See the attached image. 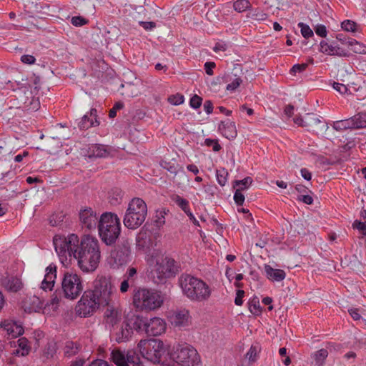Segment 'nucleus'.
Instances as JSON below:
<instances>
[{
    "label": "nucleus",
    "instance_id": "a18cd8bd",
    "mask_svg": "<svg viewBox=\"0 0 366 366\" xmlns=\"http://www.w3.org/2000/svg\"><path fill=\"white\" fill-rule=\"evenodd\" d=\"M297 26L300 28L301 34L305 39H308L313 36V31L308 25L302 22H300Z\"/></svg>",
    "mask_w": 366,
    "mask_h": 366
},
{
    "label": "nucleus",
    "instance_id": "ddd939ff",
    "mask_svg": "<svg viewBox=\"0 0 366 366\" xmlns=\"http://www.w3.org/2000/svg\"><path fill=\"white\" fill-rule=\"evenodd\" d=\"M101 307L88 290L85 292L77 302L75 307L76 314L81 317L93 315Z\"/></svg>",
    "mask_w": 366,
    "mask_h": 366
},
{
    "label": "nucleus",
    "instance_id": "aec40b11",
    "mask_svg": "<svg viewBox=\"0 0 366 366\" xmlns=\"http://www.w3.org/2000/svg\"><path fill=\"white\" fill-rule=\"evenodd\" d=\"M56 279V267L51 264L45 269L44 279L41 282L40 288L45 291H51L54 287Z\"/></svg>",
    "mask_w": 366,
    "mask_h": 366
},
{
    "label": "nucleus",
    "instance_id": "c9c22d12",
    "mask_svg": "<svg viewBox=\"0 0 366 366\" xmlns=\"http://www.w3.org/2000/svg\"><path fill=\"white\" fill-rule=\"evenodd\" d=\"M328 356V352L325 349H321L317 352H315L312 355V357L315 361V363L317 366H323L324 362L327 357Z\"/></svg>",
    "mask_w": 366,
    "mask_h": 366
},
{
    "label": "nucleus",
    "instance_id": "338daca9",
    "mask_svg": "<svg viewBox=\"0 0 366 366\" xmlns=\"http://www.w3.org/2000/svg\"><path fill=\"white\" fill-rule=\"evenodd\" d=\"M89 366H112L108 362L97 359L90 363Z\"/></svg>",
    "mask_w": 366,
    "mask_h": 366
},
{
    "label": "nucleus",
    "instance_id": "f8f14e48",
    "mask_svg": "<svg viewBox=\"0 0 366 366\" xmlns=\"http://www.w3.org/2000/svg\"><path fill=\"white\" fill-rule=\"evenodd\" d=\"M147 317L141 315H133L127 318L122 324L119 331L116 332V340L118 342H122L129 340L133 331H144L146 329Z\"/></svg>",
    "mask_w": 366,
    "mask_h": 366
},
{
    "label": "nucleus",
    "instance_id": "473e14b6",
    "mask_svg": "<svg viewBox=\"0 0 366 366\" xmlns=\"http://www.w3.org/2000/svg\"><path fill=\"white\" fill-rule=\"evenodd\" d=\"M137 247L139 249H149L152 247V243L148 239L146 232H140L137 237Z\"/></svg>",
    "mask_w": 366,
    "mask_h": 366
},
{
    "label": "nucleus",
    "instance_id": "5701e85b",
    "mask_svg": "<svg viewBox=\"0 0 366 366\" xmlns=\"http://www.w3.org/2000/svg\"><path fill=\"white\" fill-rule=\"evenodd\" d=\"M11 346L14 347L12 353L17 356H26L29 355L31 350L29 341L25 337L19 338L18 340L11 342Z\"/></svg>",
    "mask_w": 366,
    "mask_h": 366
},
{
    "label": "nucleus",
    "instance_id": "6ab92c4d",
    "mask_svg": "<svg viewBox=\"0 0 366 366\" xmlns=\"http://www.w3.org/2000/svg\"><path fill=\"white\" fill-rule=\"evenodd\" d=\"M129 253L127 250L114 249H113L109 257V263L114 268L117 269L120 266L127 264L129 262Z\"/></svg>",
    "mask_w": 366,
    "mask_h": 366
},
{
    "label": "nucleus",
    "instance_id": "3c124183",
    "mask_svg": "<svg viewBox=\"0 0 366 366\" xmlns=\"http://www.w3.org/2000/svg\"><path fill=\"white\" fill-rule=\"evenodd\" d=\"M136 276H137V269L133 267H130L128 268L126 274L124 275V278L128 279L129 281L134 283Z\"/></svg>",
    "mask_w": 366,
    "mask_h": 366
},
{
    "label": "nucleus",
    "instance_id": "7ed1b4c3",
    "mask_svg": "<svg viewBox=\"0 0 366 366\" xmlns=\"http://www.w3.org/2000/svg\"><path fill=\"white\" fill-rule=\"evenodd\" d=\"M164 297L160 291L139 287L132 295L134 308L141 312H151L159 309L164 304Z\"/></svg>",
    "mask_w": 366,
    "mask_h": 366
},
{
    "label": "nucleus",
    "instance_id": "f257e3e1",
    "mask_svg": "<svg viewBox=\"0 0 366 366\" xmlns=\"http://www.w3.org/2000/svg\"><path fill=\"white\" fill-rule=\"evenodd\" d=\"M74 258L83 272H92L97 269L101 259V251L98 239L90 235L81 237L80 245Z\"/></svg>",
    "mask_w": 366,
    "mask_h": 366
},
{
    "label": "nucleus",
    "instance_id": "e2e57ef3",
    "mask_svg": "<svg viewBox=\"0 0 366 366\" xmlns=\"http://www.w3.org/2000/svg\"><path fill=\"white\" fill-rule=\"evenodd\" d=\"M215 63L212 61H207L204 64V69L207 74L212 76L213 75V69L215 67Z\"/></svg>",
    "mask_w": 366,
    "mask_h": 366
},
{
    "label": "nucleus",
    "instance_id": "5fc2aeb1",
    "mask_svg": "<svg viewBox=\"0 0 366 366\" xmlns=\"http://www.w3.org/2000/svg\"><path fill=\"white\" fill-rule=\"evenodd\" d=\"M234 200L235 203L238 205H242L244 202V196L242 194V191L238 190L235 189V192L234 194Z\"/></svg>",
    "mask_w": 366,
    "mask_h": 366
},
{
    "label": "nucleus",
    "instance_id": "e433bc0d",
    "mask_svg": "<svg viewBox=\"0 0 366 366\" xmlns=\"http://www.w3.org/2000/svg\"><path fill=\"white\" fill-rule=\"evenodd\" d=\"M252 183V179L251 177H245L242 180H236L234 182L233 187L234 189H237L240 191H244L249 187V186Z\"/></svg>",
    "mask_w": 366,
    "mask_h": 366
},
{
    "label": "nucleus",
    "instance_id": "bf43d9fd",
    "mask_svg": "<svg viewBox=\"0 0 366 366\" xmlns=\"http://www.w3.org/2000/svg\"><path fill=\"white\" fill-rule=\"evenodd\" d=\"M205 144L206 145L209 146V147H212V149L214 151V152H218L221 149V146L220 144L217 142V140L215 139H207L205 140Z\"/></svg>",
    "mask_w": 366,
    "mask_h": 366
},
{
    "label": "nucleus",
    "instance_id": "2f4dec72",
    "mask_svg": "<svg viewBox=\"0 0 366 366\" xmlns=\"http://www.w3.org/2000/svg\"><path fill=\"white\" fill-rule=\"evenodd\" d=\"M350 49L356 54H366V45L356 41L355 39H350L346 42Z\"/></svg>",
    "mask_w": 366,
    "mask_h": 366
},
{
    "label": "nucleus",
    "instance_id": "393cba45",
    "mask_svg": "<svg viewBox=\"0 0 366 366\" xmlns=\"http://www.w3.org/2000/svg\"><path fill=\"white\" fill-rule=\"evenodd\" d=\"M112 148L104 144H94L89 147V157H107L111 154Z\"/></svg>",
    "mask_w": 366,
    "mask_h": 366
},
{
    "label": "nucleus",
    "instance_id": "39448f33",
    "mask_svg": "<svg viewBox=\"0 0 366 366\" xmlns=\"http://www.w3.org/2000/svg\"><path fill=\"white\" fill-rule=\"evenodd\" d=\"M89 291L101 308L111 306L114 302L117 293L112 280L104 276L97 277L93 289Z\"/></svg>",
    "mask_w": 366,
    "mask_h": 366
},
{
    "label": "nucleus",
    "instance_id": "a878e982",
    "mask_svg": "<svg viewBox=\"0 0 366 366\" xmlns=\"http://www.w3.org/2000/svg\"><path fill=\"white\" fill-rule=\"evenodd\" d=\"M104 316L108 324L112 326L118 324L122 319V312L120 309L113 307H108Z\"/></svg>",
    "mask_w": 366,
    "mask_h": 366
},
{
    "label": "nucleus",
    "instance_id": "4468645a",
    "mask_svg": "<svg viewBox=\"0 0 366 366\" xmlns=\"http://www.w3.org/2000/svg\"><path fill=\"white\" fill-rule=\"evenodd\" d=\"M79 221L83 227L93 230L98 227L99 215L95 210L91 207H84L79 211Z\"/></svg>",
    "mask_w": 366,
    "mask_h": 366
},
{
    "label": "nucleus",
    "instance_id": "052dcab7",
    "mask_svg": "<svg viewBox=\"0 0 366 366\" xmlns=\"http://www.w3.org/2000/svg\"><path fill=\"white\" fill-rule=\"evenodd\" d=\"M353 227L362 231L364 234H366V221H355Z\"/></svg>",
    "mask_w": 366,
    "mask_h": 366
},
{
    "label": "nucleus",
    "instance_id": "72a5a7b5",
    "mask_svg": "<svg viewBox=\"0 0 366 366\" xmlns=\"http://www.w3.org/2000/svg\"><path fill=\"white\" fill-rule=\"evenodd\" d=\"M353 123L352 122L351 118L344 119V120H340L336 121L333 123L332 128L336 131H344L349 129H354L353 128Z\"/></svg>",
    "mask_w": 366,
    "mask_h": 366
},
{
    "label": "nucleus",
    "instance_id": "4be33fe9",
    "mask_svg": "<svg viewBox=\"0 0 366 366\" xmlns=\"http://www.w3.org/2000/svg\"><path fill=\"white\" fill-rule=\"evenodd\" d=\"M111 357L117 366H128V363L135 362L134 354L128 351L125 353L119 350H114L112 352Z\"/></svg>",
    "mask_w": 366,
    "mask_h": 366
},
{
    "label": "nucleus",
    "instance_id": "f3484780",
    "mask_svg": "<svg viewBox=\"0 0 366 366\" xmlns=\"http://www.w3.org/2000/svg\"><path fill=\"white\" fill-rule=\"evenodd\" d=\"M319 51L328 56H337L345 57L350 56V52L335 42L329 43L325 40H322L319 45Z\"/></svg>",
    "mask_w": 366,
    "mask_h": 366
},
{
    "label": "nucleus",
    "instance_id": "4c0bfd02",
    "mask_svg": "<svg viewBox=\"0 0 366 366\" xmlns=\"http://www.w3.org/2000/svg\"><path fill=\"white\" fill-rule=\"evenodd\" d=\"M341 27L345 31L357 32L360 31V25L351 20H345L342 21Z\"/></svg>",
    "mask_w": 366,
    "mask_h": 366
},
{
    "label": "nucleus",
    "instance_id": "79ce46f5",
    "mask_svg": "<svg viewBox=\"0 0 366 366\" xmlns=\"http://www.w3.org/2000/svg\"><path fill=\"white\" fill-rule=\"evenodd\" d=\"M166 214L167 212L165 209L157 211L154 219V224L157 227L160 228L165 224Z\"/></svg>",
    "mask_w": 366,
    "mask_h": 366
},
{
    "label": "nucleus",
    "instance_id": "9b49d317",
    "mask_svg": "<svg viewBox=\"0 0 366 366\" xmlns=\"http://www.w3.org/2000/svg\"><path fill=\"white\" fill-rule=\"evenodd\" d=\"M61 290L65 298L76 299L84 290L81 276L72 272H65L61 280Z\"/></svg>",
    "mask_w": 366,
    "mask_h": 366
},
{
    "label": "nucleus",
    "instance_id": "de8ad7c7",
    "mask_svg": "<svg viewBox=\"0 0 366 366\" xmlns=\"http://www.w3.org/2000/svg\"><path fill=\"white\" fill-rule=\"evenodd\" d=\"M249 17L257 21H264L267 18V15L262 11L256 9L249 13Z\"/></svg>",
    "mask_w": 366,
    "mask_h": 366
},
{
    "label": "nucleus",
    "instance_id": "f03ea898",
    "mask_svg": "<svg viewBox=\"0 0 366 366\" xmlns=\"http://www.w3.org/2000/svg\"><path fill=\"white\" fill-rule=\"evenodd\" d=\"M179 285L183 295L193 302L207 301L212 293V290L207 283L188 274L180 276Z\"/></svg>",
    "mask_w": 366,
    "mask_h": 366
},
{
    "label": "nucleus",
    "instance_id": "6e6d98bb",
    "mask_svg": "<svg viewBox=\"0 0 366 366\" xmlns=\"http://www.w3.org/2000/svg\"><path fill=\"white\" fill-rule=\"evenodd\" d=\"M315 31L317 34V35H318L321 37H323V38L326 37L327 35V29H326L325 26H324L322 24H317L315 27Z\"/></svg>",
    "mask_w": 366,
    "mask_h": 366
},
{
    "label": "nucleus",
    "instance_id": "0eeeda50",
    "mask_svg": "<svg viewBox=\"0 0 366 366\" xmlns=\"http://www.w3.org/2000/svg\"><path fill=\"white\" fill-rule=\"evenodd\" d=\"M147 216V204L142 199L135 197L128 204L123 218V223L127 228L135 229L144 223Z\"/></svg>",
    "mask_w": 366,
    "mask_h": 366
},
{
    "label": "nucleus",
    "instance_id": "c03bdc74",
    "mask_svg": "<svg viewBox=\"0 0 366 366\" xmlns=\"http://www.w3.org/2000/svg\"><path fill=\"white\" fill-rule=\"evenodd\" d=\"M259 350L257 346H252L246 354V358L250 362H254L258 358Z\"/></svg>",
    "mask_w": 366,
    "mask_h": 366
},
{
    "label": "nucleus",
    "instance_id": "6e6552de",
    "mask_svg": "<svg viewBox=\"0 0 366 366\" xmlns=\"http://www.w3.org/2000/svg\"><path fill=\"white\" fill-rule=\"evenodd\" d=\"M79 237L75 234L67 236L56 234L53 238V244L61 262L65 264L68 257H74V253L80 245Z\"/></svg>",
    "mask_w": 366,
    "mask_h": 366
},
{
    "label": "nucleus",
    "instance_id": "412c9836",
    "mask_svg": "<svg viewBox=\"0 0 366 366\" xmlns=\"http://www.w3.org/2000/svg\"><path fill=\"white\" fill-rule=\"evenodd\" d=\"M169 320L175 327H184L191 323V317L186 310H177L169 315Z\"/></svg>",
    "mask_w": 366,
    "mask_h": 366
},
{
    "label": "nucleus",
    "instance_id": "9d476101",
    "mask_svg": "<svg viewBox=\"0 0 366 366\" xmlns=\"http://www.w3.org/2000/svg\"><path fill=\"white\" fill-rule=\"evenodd\" d=\"M137 349L143 358L155 364L161 362L166 352L165 345L159 339L141 340Z\"/></svg>",
    "mask_w": 366,
    "mask_h": 366
},
{
    "label": "nucleus",
    "instance_id": "603ef678",
    "mask_svg": "<svg viewBox=\"0 0 366 366\" xmlns=\"http://www.w3.org/2000/svg\"><path fill=\"white\" fill-rule=\"evenodd\" d=\"M168 101L173 105H179L184 101V98L182 94H177L169 97Z\"/></svg>",
    "mask_w": 366,
    "mask_h": 366
},
{
    "label": "nucleus",
    "instance_id": "4d7b16f0",
    "mask_svg": "<svg viewBox=\"0 0 366 366\" xmlns=\"http://www.w3.org/2000/svg\"><path fill=\"white\" fill-rule=\"evenodd\" d=\"M202 102V99L200 97L194 95L191 98L189 104L192 108L197 109L201 106Z\"/></svg>",
    "mask_w": 366,
    "mask_h": 366
},
{
    "label": "nucleus",
    "instance_id": "864d4df0",
    "mask_svg": "<svg viewBox=\"0 0 366 366\" xmlns=\"http://www.w3.org/2000/svg\"><path fill=\"white\" fill-rule=\"evenodd\" d=\"M242 80L240 77H236L231 83L227 86V90L234 92L242 84Z\"/></svg>",
    "mask_w": 366,
    "mask_h": 366
},
{
    "label": "nucleus",
    "instance_id": "a211bd4d",
    "mask_svg": "<svg viewBox=\"0 0 366 366\" xmlns=\"http://www.w3.org/2000/svg\"><path fill=\"white\" fill-rule=\"evenodd\" d=\"M0 328L6 332L8 337L12 338H16L21 335L24 332L22 324L11 319H6L1 321Z\"/></svg>",
    "mask_w": 366,
    "mask_h": 366
},
{
    "label": "nucleus",
    "instance_id": "c85d7f7f",
    "mask_svg": "<svg viewBox=\"0 0 366 366\" xmlns=\"http://www.w3.org/2000/svg\"><path fill=\"white\" fill-rule=\"evenodd\" d=\"M61 301V297L56 295V293L53 294L50 301L44 304V314H51L54 312H56L60 305V302Z\"/></svg>",
    "mask_w": 366,
    "mask_h": 366
},
{
    "label": "nucleus",
    "instance_id": "b1692460",
    "mask_svg": "<svg viewBox=\"0 0 366 366\" xmlns=\"http://www.w3.org/2000/svg\"><path fill=\"white\" fill-rule=\"evenodd\" d=\"M264 271L266 277L271 282H281L286 277V272L284 270L273 268L269 264H264Z\"/></svg>",
    "mask_w": 366,
    "mask_h": 366
},
{
    "label": "nucleus",
    "instance_id": "0e129e2a",
    "mask_svg": "<svg viewBox=\"0 0 366 366\" xmlns=\"http://www.w3.org/2000/svg\"><path fill=\"white\" fill-rule=\"evenodd\" d=\"M244 292L243 290H239L237 292L236 297L234 300V303L237 305L240 306L242 305V303H243L242 298L244 297Z\"/></svg>",
    "mask_w": 366,
    "mask_h": 366
},
{
    "label": "nucleus",
    "instance_id": "bb28decb",
    "mask_svg": "<svg viewBox=\"0 0 366 366\" xmlns=\"http://www.w3.org/2000/svg\"><path fill=\"white\" fill-rule=\"evenodd\" d=\"M219 129L222 135L229 139L235 138L237 134L234 122L230 120L222 122L219 126Z\"/></svg>",
    "mask_w": 366,
    "mask_h": 366
},
{
    "label": "nucleus",
    "instance_id": "c756f323",
    "mask_svg": "<svg viewBox=\"0 0 366 366\" xmlns=\"http://www.w3.org/2000/svg\"><path fill=\"white\" fill-rule=\"evenodd\" d=\"M293 121L297 125L303 127L316 124L320 122L314 115H310L308 114L304 118L300 116L295 117Z\"/></svg>",
    "mask_w": 366,
    "mask_h": 366
},
{
    "label": "nucleus",
    "instance_id": "7c9ffc66",
    "mask_svg": "<svg viewBox=\"0 0 366 366\" xmlns=\"http://www.w3.org/2000/svg\"><path fill=\"white\" fill-rule=\"evenodd\" d=\"M5 287L11 291L17 292L22 287V283L19 278L11 277L6 280L4 282Z\"/></svg>",
    "mask_w": 366,
    "mask_h": 366
},
{
    "label": "nucleus",
    "instance_id": "ea45409f",
    "mask_svg": "<svg viewBox=\"0 0 366 366\" xmlns=\"http://www.w3.org/2000/svg\"><path fill=\"white\" fill-rule=\"evenodd\" d=\"M78 351L79 347L77 344L73 342H67L64 348V354L68 357L76 355Z\"/></svg>",
    "mask_w": 366,
    "mask_h": 366
},
{
    "label": "nucleus",
    "instance_id": "f704fd0d",
    "mask_svg": "<svg viewBox=\"0 0 366 366\" xmlns=\"http://www.w3.org/2000/svg\"><path fill=\"white\" fill-rule=\"evenodd\" d=\"M354 129L366 127V113H359L351 117Z\"/></svg>",
    "mask_w": 366,
    "mask_h": 366
},
{
    "label": "nucleus",
    "instance_id": "13d9d810",
    "mask_svg": "<svg viewBox=\"0 0 366 366\" xmlns=\"http://www.w3.org/2000/svg\"><path fill=\"white\" fill-rule=\"evenodd\" d=\"M71 21V24L76 26H81L87 23V20L81 16H74Z\"/></svg>",
    "mask_w": 366,
    "mask_h": 366
},
{
    "label": "nucleus",
    "instance_id": "49530a36",
    "mask_svg": "<svg viewBox=\"0 0 366 366\" xmlns=\"http://www.w3.org/2000/svg\"><path fill=\"white\" fill-rule=\"evenodd\" d=\"M217 180L221 186H224L227 182V172L224 169L217 170Z\"/></svg>",
    "mask_w": 366,
    "mask_h": 366
},
{
    "label": "nucleus",
    "instance_id": "680f3d73",
    "mask_svg": "<svg viewBox=\"0 0 366 366\" xmlns=\"http://www.w3.org/2000/svg\"><path fill=\"white\" fill-rule=\"evenodd\" d=\"M21 61L24 63V64H34L36 61V59L34 56L32 55H23L21 56Z\"/></svg>",
    "mask_w": 366,
    "mask_h": 366
},
{
    "label": "nucleus",
    "instance_id": "a19ab883",
    "mask_svg": "<svg viewBox=\"0 0 366 366\" xmlns=\"http://www.w3.org/2000/svg\"><path fill=\"white\" fill-rule=\"evenodd\" d=\"M333 88L338 92L341 94H352V89H354V87H352L350 86H346L341 83L335 82L333 84Z\"/></svg>",
    "mask_w": 366,
    "mask_h": 366
},
{
    "label": "nucleus",
    "instance_id": "69168bd1",
    "mask_svg": "<svg viewBox=\"0 0 366 366\" xmlns=\"http://www.w3.org/2000/svg\"><path fill=\"white\" fill-rule=\"evenodd\" d=\"M249 310L254 315H258L259 314H260L261 310H260L259 302H257L251 304L249 305Z\"/></svg>",
    "mask_w": 366,
    "mask_h": 366
},
{
    "label": "nucleus",
    "instance_id": "37998d69",
    "mask_svg": "<svg viewBox=\"0 0 366 366\" xmlns=\"http://www.w3.org/2000/svg\"><path fill=\"white\" fill-rule=\"evenodd\" d=\"M234 9L238 12H242L251 6L248 0H237L234 2Z\"/></svg>",
    "mask_w": 366,
    "mask_h": 366
},
{
    "label": "nucleus",
    "instance_id": "dca6fc26",
    "mask_svg": "<svg viewBox=\"0 0 366 366\" xmlns=\"http://www.w3.org/2000/svg\"><path fill=\"white\" fill-rule=\"evenodd\" d=\"M21 307L28 313L40 312L44 310V299L37 295H27L21 302Z\"/></svg>",
    "mask_w": 366,
    "mask_h": 366
},
{
    "label": "nucleus",
    "instance_id": "cd10ccee",
    "mask_svg": "<svg viewBox=\"0 0 366 366\" xmlns=\"http://www.w3.org/2000/svg\"><path fill=\"white\" fill-rule=\"evenodd\" d=\"M99 124L97 119V110L92 109L89 114H85L79 124L80 128L86 129Z\"/></svg>",
    "mask_w": 366,
    "mask_h": 366
},
{
    "label": "nucleus",
    "instance_id": "20e7f679",
    "mask_svg": "<svg viewBox=\"0 0 366 366\" xmlns=\"http://www.w3.org/2000/svg\"><path fill=\"white\" fill-rule=\"evenodd\" d=\"M97 227L102 242L107 245H111L117 241L120 235V219L114 213L104 212L99 217Z\"/></svg>",
    "mask_w": 366,
    "mask_h": 366
},
{
    "label": "nucleus",
    "instance_id": "423d86ee",
    "mask_svg": "<svg viewBox=\"0 0 366 366\" xmlns=\"http://www.w3.org/2000/svg\"><path fill=\"white\" fill-rule=\"evenodd\" d=\"M168 355L179 366H199L201 363V357L197 349L187 343L174 345Z\"/></svg>",
    "mask_w": 366,
    "mask_h": 366
},
{
    "label": "nucleus",
    "instance_id": "09e8293b",
    "mask_svg": "<svg viewBox=\"0 0 366 366\" xmlns=\"http://www.w3.org/2000/svg\"><path fill=\"white\" fill-rule=\"evenodd\" d=\"M313 63V59L312 58H310L309 59V63H303V64H295L294 65L292 69H291V73H293V74H295L297 72H302L303 71H305L309 64H312Z\"/></svg>",
    "mask_w": 366,
    "mask_h": 366
},
{
    "label": "nucleus",
    "instance_id": "2eb2a0df",
    "mask_svg": "<svg viewBox=\"0 0 366 366\" xmlns=\"http://www.w3.org/2000/svg\"><path fill=\"white\" fill-rule=\"evenodd\" d=\"M167 330L166 321L159 317H153L147 319L145 333L149 336H159Z\"/></svg>",
    "mask_w": 366,
    "mask_h": 366
},
{
    "label": "nucleus",
    "instance_id": "8fccbe9b",
    "mask_svg": "<svg viewBox=\"0 0 366 366\" xmlns=\"http://www.w3.org/2000/svg\"><path fill=\"white\" fill-rule=\"evenodd\" d=\"M134 285L133 282L129 281L128 279L123 278L119 285V291L122 294H125L129 291V287Z\"/></svg>",
    "mask_w": 366,
    "mask_h": 366
},
{
    "label": "nucleus",
    "instance_id": "774afa93",
    "mask_svg": "<svg viewBox=\"0 0 366 366\" xmlns=\"http://www.w3.org/2000/svg\"><path fill=\"white\" fill-rule=\"evenodd\" d=\"M300 173H301V175L302 177L309 181L312 178V174L311 172L306 168H302L301 170H300Z\"/></svg>",
    "mask_w": 366,
    "mask_h": 366
},
{
    "label": "nucleus",
    "instance_id": "1a4fd4ad",
    "mask_svg": "<svg viewBox=\"0 0 366 366\" xmlns=\"http://www.w3.org/2000/svg\"><path fill=\"white\" fill-rule=\"evenodd\" d=\"M175 261L169 257L158 256L151 264L150 277L155 283H162L177 273Z\"/></svg>",
    "mask_w": 366,
    "mask_h": 366
},
{
    "label": "nucleus",
    "instance_id": "58836bf2",
    "mask_svg": "<svg viewBox=\"0 0 366 366\" xmlns=\"http://www.w3.org/2000/svg\"><path fill=\"white\" fill-rule=\"evenodd\" d=\"M172 200L187 214L189 212V202L186 199L180 197L179 195H174L172 197Z\"/></svg>",
    "mask_w": 366,
    "mask_h": 366
}]
</instances>
